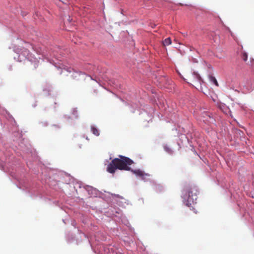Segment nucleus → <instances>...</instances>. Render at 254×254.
<instances>
[{
  "mask_svg": "<svg viewBox=\"0 0 254 254\" xmlns=\"http://www.w3.org/2000/svg\"><path fill=\"white\" fill-rule=\"evenodd\" d=\"M119 157L113 159L108 164L107 171L109 173H115L117 169L130 170L129 166L133 163V161L130 158L121 155H119Z\"/></svg>",
  "mask_w": 254,
  "mask_h": 254,
  "instance_id": "1",
  "label": "nucleus"
},
{
  "mask_svg": "<svg viewBox=\"0 0 254 254\" xmlns=\"http://www.w3.org/2000/svg\"><path fill=\"white\" fill-rule=\"evenodd\" d=\"M198 189L194 186H186L183 190V198L184 203L188 206H191L197 199Z\"/></svg>",
  "mask_w": 254,
  "mask_h": 254,
  "instance_id": "2",
  "label": "nucleus"
},
{
  "mask_svg": "<svg viewBox=\"0 0 254 254\" xmlns=\"http://www.w3.org/2000/svg\"><path fill=\"white\" fill-rule=\"evenodd\" d=\"M66 70L68 73V74H70V73H72L71 75H70V76L71 77H75V76L74 75L75 73H76L74 70H73V69L70 68V67H68L67 68V69H65V68L64 67V71Z\"/></svg>",
  "mask_w": 254,
  "mask_h": 254,
  "instance_id": "3",
  "label": "nucleus"
},
{
  "mask_svg": "<svg viewBox=\"0 0 254 254\" xmlns=\"http://www.w3.org/2000/svg\"><path fill=\"white\" fill-rule=\"evenodd\" d=\"M91 130L92 132L96 136L99 135L100 133H99V130L95 127L92 126L91 127Z\"/></svg>",
  "mask_w": 254,
  "mask_h": 254,
  "instance_id": "4",
  "label": "nucleus"
},
{
  "mask_svg": "<svg viewBox=\"0 0 254 254\" xmlns=\"http://www.w3.org/2000/svg\"><path fill=\"white\" fill-rule=\"evenodd\" d=\"M163 45L165 46H168L171 44V40L170 38L165 39L163 42Z\"/></svg>",
  "mask_w": 254,
  "mask_h": 254,
  "instance_id": "5",
  "label": "nucleus"
},
{
  "mask_svg": "<svg viewBox=\"0 0 254 254\" xmlns=\"http://www.w3.org/2000/svg\"><path fill=\"white\" fill-rule=\"evenodd\" d=\"M209 79H210V80L212 82H213L214 84H215L217 86H218V85H219L216 79L214 76H210Z\"/></svg>",
  "mask_w": 254,
  "mask_h": 254,
  "instance_id": "6",
  "label": "nucleus"
},
{
  "mask_svg": "<svg viewBox=\"0 0 254 254\" xmlns=\"http://www.w3.org/2000/svg\"><path fill=\"white\" fill-rule=\"evenodd\" d=\"M164 148L165 150L168 153L172 154L173 153V151L168 146H164Z\"/></svg>",
  "mask_w": 254,
  "mask_h": 254,
  "instance_id": "7",
  "label": "nucleus"
},
{
  "mask_svg": "<svg viewBox=\"0 0 254 254\" xmlns=\"http://www.w3.org/2000/svg\"><path fill=\"white\" fill-rule=\"evenodd\" d=\"M242 58L244 61H246L248 60V55L246 52H243L242 53Z\"/></svg>",
  "mask_w": 254,
  "mask_h": 254,
  "instance_id": "8",
  "label": "nucleus"
},
{
  "mask_svg": "<svg viewBox=\"0 0 254 254\" xmlns=\"http://www.w3.org/2000/svg\"><path fill=\"white\" fill-rule=\"evenodd\" d=\"M194 76H195V78L197 79L198 81H200L201 79V77L198 74L194 73Z\"/></svg>",
  "mask_w": 254,
  "mask_h": 254,
  "instance_id": "9",
  "label": "nucleus"
},
{
  "mask_svg": "<svg viewBox=\"0 0 254 254\" xmlns=\"http://www.w3.org/2000/svg\"><path fill=\"white\" fill-rule=\"evenodd\" d=\"M64 179H65L66 177L68 178L69 179V181L68 182H66V184H69L70 183V180L71 179V178H70V177L69 175H68L67 174L65 173L64 172Z\"/></svg>",
  "mask_w": 254,
  "mask_h": 254,
  "instance_id": "10",
  "label": "nucleus"
},
{
  "mask_svg": "<svg viewBox=\"0 0 254 254\" xmlns=\"http://www.w3.org/2000/svg\"><path fill=\"white\" fill-rule=\"evenodd\" d=\"M134 173L139 176H142L143 175L142 172L140 170L135 171Z\"/></svg>",
  "mask_w": 254,
  "mask_h": 254,
  "instance_id": "11",
  "label": "nucleus"
},
{
  "mask_svg": "<svg viewBox=\"0 0 254 254\" xmlns=\"http://www.w3.org/2000/svg\"><path fill=\"white\" fill-rule=\"evenodd\" d=\"M73 114L75 118L77 117V111L75 109H73Z\"/></svg>",
  "mask_w": 254,
  "mask_h": 254,
  "instance_id": "12",
  "label": "nucleus"
},
{
  "mask_svg": "<svg viewBox=\"0 0 254 254\" xmlns=\"http://www.w3.org/2000/svg\"><path fill=\"white\" fill-rule=\"evenodd\" d=\"M64 75H65V73H64ZM66 75L68 76L69 75H68V74H66Z\"/></svg>",
  "mask_w": 254,
  "mask_h": 254,
  "instance_id": "13",
  "label": "nucleus"
}]
</instances>
